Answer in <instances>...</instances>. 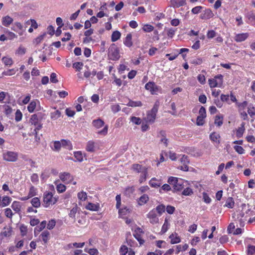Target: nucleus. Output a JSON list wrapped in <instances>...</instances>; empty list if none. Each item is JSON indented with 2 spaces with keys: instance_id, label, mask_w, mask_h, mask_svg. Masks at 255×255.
<instances>
[{
  "instance_id": "46",
  "label": "nucleus",
  "mask_w": 255,
  "mask_h": 255,
  "mask_svg": "<svg viewBox=\"0 0 255 255\" xmlns=\"http://www.w3.org/2000/svg\"><path fill=\"white\" fill-rule=\"evenodd\" d=\"M25 52L26 49L22 45H20L16 51V54L20 55H23L25 54Z\"/></svg>"
},
{
  "instance_id": "26",
  "label": "nucleus",
  "mask_w": 255,
  "mask_h": 255,
  "mask_svg": "<svg viewBox=\"0 0 255 255\" xmlns=\"http://www.w3.org/2000/svg\"><path fill=\"white\" fill-rule=\"evenodd\" d=\"M11 207L16 213H19L20 211L21 203L18 201H14L12 203Z\"/></svg>"
},
{
  "instance_id": "13",
  "label": "nucleus",
  "mask_w": 255,
  "mask_h": 255,
  "mask_svg": "<svg viewBox=\"0 0 255 255\" xmlns=\"http://www.w3.org/2000/svg\"><path fill=\"white\" fill-rule=\"evenodd\" d=\"M13 21V18L8 15L3 16L1 18L2 24L5 27H8L12 23Z\"/></svg>"
},
{
  "instance_id": "59",
  "label": "nucleus",
  "mask_w": 255,
  "mask_h": 255,
  "mask_svg": "<svg viewBox=\"0 0 255 255\" xmlns=\"http://www.w3.org/2000/svg\"><path fill=\"white\" fill-rule=\"evenodd\" d=\"M203 8V7L202 6H195L192 9L191 12L193 14H198L201 11Z\"/></svg>"
},
{
  "instance_id": "56",
  "label": "nucleus",
  "mask_w": 255,
  "mask_h": 255,
  "mask_svg": "<svg viewBox=\"0 0 255 255\" xmlns=\"http://www.w3.org/2000/svg\"><path fill=\"white\" fill-rule=\"evenodd\" d=\"M248 255H255V246H249L248 247Z\"/></svg>"
},
{
  "instance_id": "6",
  "label": "nucleus",
  "mask_w": 255,
  "mask_h": 255,
  "mask_svg": "<svg viewBox=\"0 0 255 255\" xmlns=\"http://www.w3.org/2000/svg\"><path fill=\"white\" fill-rule=\"evenodd\" d=\"M29 122L31 125L35 126L34 131L39 130L42 127V125L40 120L38 118V116L36 114L32 115L29 120Z\"/></svg>"
},
{
  "instance_id": "53",
  "label": "nucleus",
  "mask_w": 255,
  "mask_h": 255,
  "mask_svg": "<svg viewBox=\"0 0 255 255\" xmlns=\"http://www.w3.org/2000/svg\"><path fill=\"white\" fill-rule=\"evenodd\" d=\"M128 252V248L125 245H122L120 249L121 255H126Z\"/></svg>"
},
{
  "instance_id": "21",
  "label": "nucleus",
  "mask_w": 255,
  "mask_h": 255,
  "mask_svg": "<svg viewBox=\"0 0 255 255\" xmlns=\"http://www.w3.org/2000/svg\"><path fill=\"white\" fill-rule=\"evenodd\" d=\"M86 149L89 152H94L95 151V143L93 140L89 141L86 145Z\"/></svg>"
},
{
  "instance_id": "37",
  "label": "nucleus",
  "mask_w": 255,
  "mask_h": 255,
  "mask_svg": "<svg viewBox=\"0 0 255 255\" xmlns=\"http://www.w3.org/2000/svg\"><path fill=\"white\" fill-rule=\"evenodd\" d=\"M49 236V232L47 231H44L43 232L40 236L42 238V241L44 243H46L48 240V237Z\"/></svg>"
},
{
  "instance_id": "35",
  "label": "nucleus",
  "mask_w": 255,
  "mask_h": 255,
  "mask_svg": "<svg viewBox=\"0 0 255 255\" xmlns=\"http://www.w3.org/2000/svg\"><path fill=\"white\" fill-rule=\"evenodd\" d=\"M11 200V199L8 196H4L3 197L1 200V205L3 207L6 206L9 204Z\"/></svg>"
},
{
  "instance_id": "63",
  "label": "nucleus",
  "mask_w": 255,
  "mask_h": 255,
  "mask_svg": "<svg viewBox=\"0 0 255 255\" xmlns=\"http://www.w3.org/2000/svg\"><path fill=\"white\" fill-rule=\"evenodd\" d=\"M130 121L136 125H138L141 123V119L139 118L135 117H131Z\"/></svg>"
},
{
  "instance_id": "42",
  "label": "nucleus",
  "mask_w": 255,
  "mask_h": 255,
  "mask_svg": "<svg viewBox=\"0 0 255 255\" xmlns=\"http://www.w3.org/2000/svg\"><path fill=\"white\" fill-rule=\"evenodd\" d=\"M37 194V189L35 188L33 186H31L30 187L28 194L29 197L31 198L35 196Z\"/></svg>"
},
{
  "instance_id": "18",
  "label": "nucleus",
  "mask_w": 255,
  "mask_h": 255,
  "mask_svg": "<svg viewBox=\"0 0 255 255\" xmlns=\"http://www.w3.org/2000/svg\"><path fill=\"white\" fill-rule=\"evenodd\" d=\"M0 111L3 112L6 116H8L11 113L12 109L6 105H0Z\"/></svg>"
},
{
  "instance_id": "25",
  "label": "nucleus",
  "mask_w": 255,
  "mask_h": 255,
  "mask_svg": "<svg viewBox=\"0 0 255 255\" xmlns=\"http://www.w3.org/2000/svg\"><path fill=\"white\" fill-rule=\"evenodd\" d=\"M149 200V197L147 195L143 194L137 200L138 204L141 206L145 204Z\"/></svg>"
},
{
  "instance_id": "1",
  "label": "nucleus",
  "mask_w": 255,
  "mask_h": 255,
  "mask_svg": "<svg viewBox=\"0 0 255 255\" xmlns=\"http://www.w3.org/2000/svg\"><path fill=\"white\" fill-rule=\"evenodd\" d=\"M58 200V198L54 197L53 194L50 192H45L43 194L42 205L45 208L55 204Z\"/></svg>"
},
{
  "instance_id": "16",
  "label": "nucleus",
  "mask_w": 255,
  "mask_h": 255,
  "mask_svg": "<svg viewBox=\"0 0 255 255\" xmlns=\"http://www.w3.org/2000/svg\"><path fill=\"white\" fill-rule=\"evenodd\" d=\"M171 3L174 7H179L181 6L186 5V0H171Z\"/></svg>"
},
{
  "instance_id": "23",
  "label": "nucleus",
  "mask_w": 255,
  "mask_h": 255,
  "mask_svg": "<svg viewBox=\"0 0 255 255\" xmlns=\"http://www.w3.org/2000/svg\"><path fill=\"white\" fill-rule=\"evenodd\" d=\"M39 103V101L37 100L32 101L27 107V110L29 112L33 113L35 109L37 104Z\"/></svg>"
},
{
  "instance_id": "41",
  "label": "nucleus",
  "mask_w": 255,
  "mask_h": 255,
  "mask_svg": "<svg viewBox=\"0 0 255 255\" xmlns=\"http://www.w3.org/2000/svg\"><path fill=\"white\" fill-rule=\"evenodd\" d=\"M78 207L76 205L75 207H74L70 211V213H69V216L70 218H72L74 219H75L76 214L77 212Z\"/></svg>"
},
{
  "instance_id": "58",
  "label": "nucleus",
  "mask_w": 255,
  "mask_h": 255,
  "mask_svg": "<svg viewBox=\"0 0 255 255\" xmlns=\"http://www.w3.org/2000/svg\"><path fill=\"white\" fill-rule=\"evenodd\" d=\"M193 193V190L189 187L186 188L183 191L182 194L185 196H189Z\"/></svg>"
},
{
  "instance_id": "9",
  "label": "nucleus",
  "mask_w": 255,
  "mask_h": 255,
  "mask_svg": "<svg viewBox=\"0 0 255 255\" xmlns=\"http://www.w3.org/2000/svg\"><path fill=\"white\" fill-rule=\"evenodd\" d=\"M146 90L149 91L152 95L156 94L158 91V87L153 82H148L145 85Z\"/></svg>"
},
{
  "instance_id": "48",
  "label": "nucleus",
  "mask_w": 255,
  "mask_h": 255,
  "mask_svg": "<svg viewBox=\"0 0 255 255\" xmlns=\"http://www.w3.org/2000/svg\"><path fill=\"white\" fill-rule=\"evenodd\" d=\"M12 230L11 228H4L3 229V231L1 232V235L4 237H9L11 235V233Z\"/></svg>"
},
{
  "instance_id": "29",
  "label": "nucleus",
  "mask_w": 255,
  "mask_h": 255,
  "mask_svg": "<svg viewBox=\"0 0 255 255\" xmlns=\"http://www.w3.org/2000/svg\"><path fill=\"white\" fill-rule=\"evenodd\" d=\"M99 206L98 204H95L89 203L86 206V209L89 210L97 211L99 210Z\"/></svg>"
},
{
  "instance_id": "12",
  "label": "nucleus",
  "mask_w": 255,
  "mask_h": 255,
  "mask_svg": "<svg viewBox=\"0 0 255 255\" xmlns=\"http://www.w3.org/2000/svg\"><path fill=\"white\" fill-rule=\"evenodd\" d=\"M214 16V14L212 10L207 8L206 9L203 13L200 15V18L202 19H209Z\"/></svg>"
},
{
  "instance_id": "11",
  "label": "nucleus",
  "mask_w": 255,
  "mask_h": 255,
  "mask_svg": "<svg viewBox=\"0 0 255 255\" xmlns=\"http://www.w3.org/2000/svg\"><path fill=\"white\" fill-rule=\"evenodd\" d=\"M248 33H242L236 34L234 37V40L237 42H241L245 41L249 37Z\"/></svg>"
},
{
  "instance_id": "61",
  "label": "nucleus",
  "mask_w": 255,
  "mask_h": 255,
  "mask_svg": "<svg viewBox=\"0 0 255 255\" xmlns=\"http://www.w3.org/2000/svg\"><path fill=\"white\" fill-rule=\"evenodd\" d=\"M203 199L207 204H209L211 202V198L206 192L203 193Z\"/></svg>"
},
{
  "instance_id": "5",
  "label": "nucleus",
  "mask_w": 255,
  "mask_h": 255,
  "mask_svg": "<svg viewBox=\"0 0 255 255\" xmlns=\"http://www.w3.org/2000/svg\"><path fill=\"white\" fill-rule=\"evenodd\" d=\"M223 76L222 75H218L214 78L209 79V84L211 88L216 87H221L223 84Z\"/></svg>"
},
{
  "instance_id": "38",
  "label": "nucleus",
  "mask_w": 255,
  "mask_h": 255,
  "mask_svg": "<svg viewBox=\"0 0 255 255\" xmlns=\"http://www.w3.org/2000/svg\"><path fill=\"white\" fill-rule=\"evenodd\" d=\"M147 175V169H144L143 172H141V175L139 179V181L140 183L143 182L146 180Z\"/></svg>"
},
{
  "instance_id": "17",
  "label": "nucleus",
  "mask_w": 255,
  "mask_h": 255,
  "mask_svg": "<svg viewBox=\"0 0 255 255\" xmlns=\"http://www.w3.org/2000/svg\"><path fill=\"white\" fill-rule=\"evenodd\" d=\"M245 123L243 122L241 124V126L237 129L236 135L238 138H241L243 136L245 130Z\"/></svg>"
},
{
  "instance_id": "47",
  "label": "nucleus",
  "mask_w": 255,
  "mask_h": 255,
  "mask_svg": "<svg viewBox=\"0 0 255 255\" xmlns=\"http://www.w3.org/2000/svg\"><path fill=\"white\" fill-rule=\"evenodd\" d=\"M5 33L7 34L8 39L10 40H12L14 39V38L17 37V35H16L14 33H13L11 31H10L8 30H6L5 31Z\"/></svg>"
},
{
  "instance_id": "14",
  "label": "nucleus",
  "mask_w": 255,
  "mask_h": 255,
  "mask_svg": "<svg viewBox=\"0 0 255 255\" xmlns=\"http://www.w3.org/2000/svg\"><path fill=\"white\" fill-rule=\"evenodd\" d=\"M210 139L211 140L215 143L219 144L220 143L221 136L220 134L216 132H213L210 134Z\"/></svg>"
},
{
  "instance_id": "27",
  "label": "nucleus",
  "mask_w": 255,
  "mask_h": 255,
  "mask_svg": "<svg viewBox=\"0 0 255 255\" xmlns=\"http://www.w3.org/2000/svg\"><path fill=\"white\" fill-rule=\"evenodd\" d=\"M93 125L97 128H99L103 127L104 125V122L100 119L95 120L92 122Z\"/></svg>"
},
{
  "instance_id": "57",
  "label": "nucleus",
  "mask_w": 255,
  "mask_h": 255,
  "mask_svg": "<svg viewBox=\"0 0 255 255\" xmlns=\"http://www.w3.org/2000/svg\"><path fill=\"white\" fill-rule=\"evenodd\" d=\"M217 33L214 30H208L207 33V37L208 39H212L216 36Z\"/></svg>"
},
{
  "instance_id": "64",
  "label": "nucleus",
  "mask_w": 255,
  "mask_h": 255,
  "mask_svg": "<svg viewBox=\"0 0 255 255\" xmlns=\"http://www.w3.org/2000/svg\"><path fill=\"white\" fill-rule=\"evenodd\" d=\"M248 113L251 117L254 118L255 115V108L253 107L248 108Z\"/></svg>"
},
{
  "instance_id": "43",
  "label": "nucleus",
  "mask_w": 255,
  "mask_h": 255,
  "mask_svg": "<svg viewBox=\"0 0 255 255\" xmlns=\"http://www.w3.org/2000/svg\"><path fill=\"white\" fill-rule=\"evenodd\" d=\"M83 66V63L82 62H77L73 64V67L78 71L82 70Z\"/></svg>"
},
{
  "instance_id": "32",
  "label": "nucleus",
  "mask_w": 255,
  "mask_h": 255,
  "mask_svg": "<svg viewBox=\"0 0 255 255\" xmlns=\"http://www.w3.org/2000/svg\"><path fill=\"white\" fill-rule=\"evenodd\" d=\"M127 105L129 107H141L142 104L140 101H133L131 100L129 101Z\"/></svg>"
},
{
  "instance_id": "51",
  "label": "nucleus",
  "mask_w": 255,
  "mask_h": 255,
  "mask_svg": "<svg viewBox=\"0 0 255 255\" xmlns=\"http://www.w3.org/2000/svg\"><path fill=\"white\" fill-rule=\"evenodd\" d=\"M129 209L127 207H125L122 209L119 208V213L121 216L126 215L127 214V213H129Z\"/></svg>"
},
{
  "instance_id": "10",
  "label": "nucleus",
  "mask_w": 255,
  "mask_h": 255,
  "mask_svg": "<svg viewBox=\"0 0 255 255\" xmlns=\"http://www.w3.org/2000/svg\"><path fill=\"white\" fill-rule=\"evenodd\" d=\"M59 178L65 183H69L73 179V176L68 172L61 173L59 175Z\"/></svg>"
},
{
  "instance_id": "8",
  "label": "nucleus",
  "mask_w": 255,
  "mask_h": 255,
  "mask_svg": "<svg viewBox=\"0 0 255 255\" xmlns=\"http://www.w3.org/2000/svg\"><path fill=\"white\" fill-rule=\"evenodd\" d=\"M3 157L4 160L6 161L14 162L17 159V154L12 151H7L3 153Z\"/></svg>"
},
{
  "instance_id": "36",
  "label": "nucleus",
  "mask_w": 255,
  "mask_h": 255,
  "mask_svg": "<svg viewBox=\"0 0 255 255\" xmlns=\"http://www.w3.org/2000/svg\"><path fill=\"white\" fill-rule=\"evenodd\" d=\"M160 135L162 136L160 139V142L167 146L168 145V139L165 137V132L164 131H161Z\"/></svg>"
},
{
  "instance_id": "24",
  "label": "nucleus",
  "mask_w": 255,
  "mask_h": 255,
  "mask_svg": "<svg viewBox=\"0 0 255 255\" xmlns=\"http://www.w3.org/2000/svg\"><path fill=\"white\" fill-rule=\"evenodd\" d=\"M169 238L171 239V244H175L180 242V238L176 233L172 234L169 236Z\"/></svg>"
},
{
  "instance_id": "40",
  "label": "nucleus",
  "mask_w": 255,
  "mask_h": 255,
  "mask_svg": "<svg viewBox=\"0 0 255 255\" xmlns=\"http://www.w3.org/2000/svg\"><path fill=\"white\" fill-rule=\"evenodd\" d=\"M18 70V69H8L7 71H3L2 72V75L5 76H11L13 74H14Z\"/></svg>"
},
{
  "instance_id": "2",
  "label": "nucleus",
  "mask_w": 255,
  "mask_h": 255,
  "mask_svg": "<svg viewBox=\"0 0 255 255\" xmlns=\"http://www.w3.org/2000/svg\"><path fill=\"white\" fill-rule=\"evenodd\" d=\"M158 107L159 102H155L152 109L147 113L146 118L147 123L152 124L154 122L156 114L158 112Z\"/></svg>"
},
{
  "instance_id": "44",
  "label": "nucleus",
  "mask_w": 255,
  "mask_h": 255,
  "mask_svg": "<svg viewBox=\"0 0 255 255\" xmlns=\"http://www.w3.org/2000/svg\"><path fill=\"white\" fill-rule=\"evenodd\" d=\"M61 146H62V145H61V143L60 141H55L53 142V145L52 147V149L55 151H59L60 149Z\"/></svg>"
},
{
  "instance_id": "62",
  "label": "nucleus",
  "mask_w": 255,
  "mask_h": 255,
  "mask_svg": "<svg viewBox=\"0 0 255 255\" xmlns=\"http://www.w3.org/2000/svg\"><path fill=\"white\" fill-rule=\"evenodd\" d=\"M206 117L198 116L197 118L196 124L199 126H203L204 124V119Z\"/></svg>"
},
{
  "instance_id": "45",
  "label": "nucleus",
  "mask_w": 255,
  "mask_h": 255,
  "mask_svg": "<svg viewBox=\"0 0 255 255\" xmlns=\"http://www.w3.org/2000/svg\"><path fill=\"white\" fill-rule=\"evenodd\" d=\"M225 205L226 206L229 208H233L234 206V201L233 200V199L231 197L228 198V199L226 201Z\"/></svg>"
},
{
  "instance_id": "55",
  "label": "nucleus",
  "mask_w": 255,
  "mask_h": 255,
  "mask_svg": "<svg viewBox=\"0 0 255 255\" xmlns=\"http://www.w3.org/2000/svg\"><path fill=\"white\" fill-rule=\"evenodd\" d=\"M78 198L82 201H85L87 198V193L85 192L82 191L78 194Z\"/></svg>"
},
{
  "instance_id": "20",
  "label": "nucleus",
  "mask_w": 255,
  "mask_h": 255,
  "mask_svg": "<svg viewBox=\"0 0 255 255\" xmlns=\"http://www.w3.org/2000/svg\"><path fill=\"white\" fill-rule=\"evenodd\" d=\"M132 169L134 171H135L137 173L143 172L144 169H147L146 167L144 166L143 167L139 164H133L132 165Z\"/></svg>"
},
{
  "instance_id": "39",
  "label": "nucleus",
  "mask_w": 255,
  "mask_h": 255,
  "mask_svg": "<svg viewBox=\"0 0 255 255\" xmlns=\"http://www.w3.org/2000/svg\"><path fill=\"white\" fill-rule=\"evenodd\" d=\"M74 157L76 158L77 161L81 162L83 160V155L81 151H76L74 152Z\"/></svg>"
},
{
  "instance_id": "54",
  "label": "nucleus",
  "mask_w": 255,
  "mask_h": 255,
  "mask_svg": "<svg viewBox=\"0 0 255 255\" xmlns=\"http://www.w3.org/2000/svg\"><path fill=\"white\" fill-rule=\"evenodd\" d=\"M56 189L58 193H63L66 190V186L62 184H57Z\"/></svg>"
},
{
  "instance_id": "15",
  "label": "nucleus",
  "mask_w": 255,
  "mask_h": 255,
  "mask_svg": "<svg viewBox=\"0 0 255 255\" xmlns=\"http://www.w3.org/2000/svg\"><path fill=\"white\" fill-rule=\"evenodd\" d=\"M162 183L161 180L157 179L156 178H152L149 182V185L154 188L159 187Z\"/></svg>"
},
{
  "instance_id": "28",
  "label": "nucleus",
  "mask_w": 255,
  "mask_h": 255,
  "mask_svg": "<svg viewBox=\"0 0 255 255\" xmlns=\"http://www.w3.org/2000/svg\"><path fill=\"white\" fill-rule=\"evenodd\" d=\"M32 206L35 208H39L41 205L40 199L38 197H34L31 200Z\"/></svg>"
},
{
  "instance_id": "50",
  "label": "nucleus",
  "mask_w": 255,
  "mask_h": 255,
  "mask_svg": "<svg viewBox=\"0 0 255 255\" xmlns=\"http://www.w3.org/2000/svg\"><path fill=\"white\" fill-rule=\"evenodd\" d=\"M154 27L150 24H145L142 27V29L144 31L149 32L153 30Z\"/></svg>"
},
{
  "instance_id": "3",
  "label": "nucleus",
  "mask_w": 255,
  "mask_h": 255,
  "mask_svg": "<svg viewBox=\"0 0 255 255\" xmlns=\"http://www.w3.org/2000/svg\"><path fill=\"white\" fill-rule=\"evenodd\" d=\"M168 183L172 185L176 191H180L184 187L183 181L180 178L170 177L168 178Z\"/></svg>"
},
{
  "instance_id": "52",
  "label": "nucleus",
  "mask_w": 255,
  "mask_h": 255,
  "mask_svg": "<svg viewBox=\"0 0 255 255\" xmlns=\"http://www.w3.org/2000/svg\"><path fill=\"white\" fill-rule=\"evenodd\" d=\"M46 225V221H43L35 228V230H37L38 232H40L45 228ZM34 232L35 233V231H34Z\"/></svg>"
},
{
  "instance_id": "34",
  "label": "nucleus",
  "mask_w": 255,
  "mask_h": 255,
  "mask_svg": "<svg viewBox=\"0 0 255 255\" xmlns=\"http://www.w3.org/2000/svg\"><path fill=\"white\" fill-rule=\"evenodd\" d=\"M61 115V112L59 110H56L51 113V118L53 120H57L60 117Z\"/></svg>"
},
{
  "instance_id": "33",
  "label": "nucleus",
  "mask_w": 255,
  "mask_h": 255,
  "mask_svg": "<svg viewBox=\"0 0 255 255\" xmlns=\"http://www.w3.org/2000/svg\"><path fill=\"white\" fill-rule=\"evenodd\" d=\"M61 143L62 146L65 147V148L68 149H72V144L71 142L69 140H66L65 139H62L61 140Z\"/></svg>"
},
{
  "instance_id": "60",
  "label": "nucleus",
  "mask_w": 255,
  "mask_h": 255,
  "mask_svg": "<svg viewBox=\"0 0 255 255\" xmlns=\"http://www.w3.org/2000/svg\"><path fill=\"white\" fill-rule=\"evenodd\" d=\"M180 161L182 164L189 163V160L188 158V156L185 154L182 155V157L180 159Z\"/></svg>"
},
{
  "instance_id": "49",
  "label": "nucleus",
  "mask_w": 255,
  "mask_h": 255,
  "mask_svg": "<svg viewBox=\"0 0 255 255\" xmlns=\"http://www.w3.org/2000/svg\"><path fill=\"white\" fill-rule=\"evenodd\" d=\"M22 114L19 110H17L15 114V120L16 122H19L21 120Z\"/></svg>"
},
{
  "instance_id": "22",
  "label": "nucleus",
  "mask_w": 255,
  "mask_h": 255,
  "mask_svg": "<svg viewBox=\"0 0 255 255\" xmlns=\"http://www.w3.org/2000/svg\"><path fill=\"white\" fill-rule=\"evenodd\" d=\"M1 61L5 66H10L13 64L12 59L9 56H4L1 59Z\"/></svg>"
},
{
  "instance_id": "19",
  "label": "nucleus",
  "mask_w": 255,
  "mask_h": 255,
  "mask_svg": "<svg viewBox=\"0 0 255 255\" xmlns=\"http://www.w3.org/2000/svg\"><path fill=\"white\" fill-rule=\"evenodd\" d=\"M124 44L128 47L132 46L133 43L132 41V35L131 33L127 34L125 39L124 41Z\"/></svg>"
},
{
  "instance_id": "4",
  "label": "nucleus",
  "mask_w": 255,
  "mask_h": 255,
  "mask_svg": "<svg viewBox=\"0 0 255 255\" xmlns=\"http://www.w3.org/2000/svg\"><path fill=\"white\" fill-rule=\"evenodd\" d=\"M108 56L110 59L113 60H116L119 59L120 56L119 50L115 44H112L109 49Z\"/></svg>"
},
{
  "instance_id": "30",
  "label": "nucleus",
  "mask_w": 255,
  "mask_h": 255,
  "mask_svg": "<svg viewBox=\"0 0 255 255\" xmlns=\"http://www.w3.org/2000/svg\"><path fill=\"white\" fill-rule=\"evenodd\" d=\"M121 36L120 32L119 31H114L111 36V40L112 42H115L119 40Z\"/></svg>"
},
{
  "instance_id": "31",
  "label": "nucleus",
  "mask_w": 255,
  "mask_h": 255,
  "mask_svg": "<svg viewBox=\"0 0 255 255\" xmlns=\"http://www.w3.org/2000/svg\"><path fill=\"white\" fill-rule=\"evenodd\" d=\"M157 212L158 216H160L165 211V206L163 204L158 205L155 209H154Z\"/></svg>"
},
{
  "instance_id": "7",
  "label": "nucleus",
  "mask_w": 255,
  "mask_h": 255,
  "mask_svg": "<svg viewBox=\"0 0 255 255\" xmlns=\"http://www.w3.org/2000/svg\"><path fill=\"white\" fill-rule=\"evenodd\" d=\"M159 216L156 213L154 209L149 211L147 214V218L149 219V222L152 224H156L159 222Z\"/></svg>"
}]
</instances>
